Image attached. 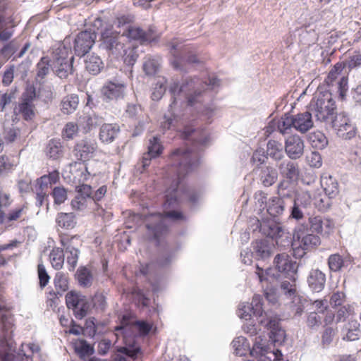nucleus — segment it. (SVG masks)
Listing matches in <instances>:
<instances>
[{
    "label": "nucleus",
    "instance_id": "a878e982",
    "mask_svg": "<svg viewBox=\"0 0 361 361\" xmlns=\"http://www.w3.org/2000/svg\"><path fill=\"white\" fill-rule=\"evenodd\" d=\"M307 284L310 288L315 293L321 292L326 283V275L318 269H312L307 276Z\"/></svg>",
    "mask_w": 361,
    "mask_h": 361
},
{
    "label": "nucleus",
    "instance_id": "39448f33",
    "mask_svg": "<svg viewBox=\"0 0 361 361\" xmlns=\"http://www.w3.org/2000/svg\"><path fill=\"white\" fill-rule=\"evenodd\" d=\"M255 274L260 283H274L277 287L278 291L288 298H293L296 296L295 276L293 279H286L274 269L269 268L264 270L258 264L256 265Z\"/></svg>",
    "mask_w": 361,
    "mask_h": 361
},
{
    "label": "nucleus",
    "instance_id": "7ed1b4c3",
    "mask_svg": "<svg viewBox=\"0 0 361 361\" xmlns=\"http://www.w3.org/2000/svg\"><path fill=\"white\" fill-rule=\"evenodd\" d=\"M251 225L253 232L259 230L262 235L274 239L276 244L282 246L289 245L291 243V236L279 221L278 219L266 218L259 221L257 219L252 220Z\"/></svg>",
    "mask_w": 361,
    "mask_h": 361
},
{
    "label": "nucleus",
    "instance_id": "a211bd4d",
    "mask_svg": "<svg viewBox=\"0 0 361 361\" xmlns=\"http://www.w3.org/2000/svg\"><path fill=\"white\" fill-rule=\"evenodd\" d=\"M275 250L273 240L269 239L257 240L252 243L251 255L257 260L265 261L271 257Z\"/></svg>",
    "mask_w": 361,
    "mask_h": 361
},
{
    "label": "nucleus",
    "instance_id": "de8ad7c7",
    "mask_svg": "<svg viewBox=\"0 0 361 361\" xmlns=\"http://www.w3.org/2000/svg\"><path fill=\"white\" fill-rule=\"evenodd\" d=\"M49 259L54 269L56 270L61 269L64 263L63 250L59 247L53 248L50 252Z\"/></svg>",
    "mask_w": 361,
    "mask_h": 361
},
{
    "label": "nucleus",
    "instance_id": "4d7b16f0",
    "mask_svg": "<svg viewBox=\"0 0 361 361\" xmlns=\"http://www.w3.org/2000/svg\"><path fill=\"white\" fill-rule=\"evenodd\" d=\"M293 203L300 207L307 209L311 203L310 194L306 191H302L295 194L293 198Z\"/></svg>",
    "mask_w": 361,
    "mask_h": 361
},
{
    "label": "nucleus",
    "instance_id": "423d86ee",
    "mask_svg": "<svg viewBox=\"0 0 361 361\" xmlns=\"http://www.w3.org/2000/svg\"><path fill=\"white\" fill-rule=\"evenodd\" d=\"M126 42L124 35L114 30L111 25H109L101 31L99 49L109 57L118 59L125 51Z\"/></svg>",
    "mask_w": 361,
    "mask_h": 361
},
{
    "label": "nucleus",
    "instance_id": "c85d7f7f",
    "mask_svg": "<svg viewBox=\"0 0 361 361\" xmlns=\"http://www.w3.org/2000/svg\"><path fill=\"white\" fill-rule=\"evenodd\" d=\"M78 238L72 237L71 238H63L61 240V243L63 246L66 252L68 253L69 255L67 257V262L73 269L77 264L79 250L75 247L74 241L77 240Z\"/></svg>",
    "mask_w": 361,
    "mask_h": 361
},
{
    "label": "nucleus",
    "instance_id": "bf43d9fd",
    "mask_svg": "<svg viewBox=\"0 0 361 361\" xmlns=\"http://www.w3.org/2000/svg\"><path fill=\"white\" fill-rule=\"evenodd\" d=\"M348 160L356 169L361 170V147L353 148L349 152Z\"/></svg>",
    "mask_w": 361,
    "mask_h": 361
},
{
    "label": "nucleus",
    "instance_id": "9d476101",
    "mask_svg": "<svg viewBox=\"0 0 361 361\" xmlns=\"http://www.w3.org/2000/svg\"><path fill=\"white\" fill-rule=\"evenodd\" d=\"M169 45L171 47L170 53L174 58L172 61L174 68L181 69V66L184 61L190 63L199 62L196 56L188 55L190 54V48L180 40L174 39L169 43Z\"/></svg>",
    "mask_w": 361,
    "mask_h": 361
},
{
    "label": "nucleus",
    "instance_id": "69168bd1",
    "mask_svg": "<svg viewBox=\"0 0 361 361\" xmlns=\"http://www.w3.org/2000/svg\"><path fill=\"white\" fill-rule=\"evenodd\" d=\"M178 123V118L171 112L168 115H164L163 121L161 122V128L163 130H169L174 127Z\"/></svg>",
    "mask_w": 361,
    "mask_h": 361
},
{
    "label": "nucleus",
    "instance_id": "20e7f679",
    "mask_svg": "<svg viewBox=\"0 0 361 361\" xmlns=\"http://www.w3.org/2000/svg\"><path fill=\"white\" fill-rule=\"evenodd\" d=\"M166 217L175 221L183 220L184 216L178 211H169L165 213L164 216L160 213H153L149 215H145V222L147 228V235L150 239L156 241L159 245L163 237L168 232V228L166 224Z\"/></svg>",
    "mask_w": 361,
    "mask_h": 361
},
{
    "label": "nucleus",
    "instance_id": "ea45409f",
    "mask_svg": "<svg viewBox=\"0 0 361 361\" xmlns=\"http://www.w3.org/2000/svg\"><path fill=\"white\" fill-rule=\"evenodd\" d=\"M161 58L159 56H147L143 63V70L148 75H155L160 67Z\"/></svg>",
    "mask_w": 361,
    "mask_h": 361
},
{
    "label": "nucleus",
    "instance_id": "c03bdc74",
    "mask_svg": "<svg viewBox=\"0 0 361 361\" xmlns=\"http://www.w3.org/2000/svg\"><path fill=\"white\" fill-rule=\"evenodd\" d=\"M234 353L238 356H244L250 353V345L243 336H238L232 341Z\"/></svg>",
    "mask_w": 361,
    "mask_h": 361
},
{
    "label": "nucleus",
    "instance_id": "aec40b11",
    "mask_svg": "<svg viewBox=\"0 0 361 361\" xmlns=\"http://www.w3.org/2000/svg\"><path fill=\"white\" fill-rule=\"evenodd\" d=\"M97 147L95 140L86 138L79 141L74 146L73 153L78 160L85 162L93 157Z\"/></svg>",
    "mask_w": 361,
    "mask_h": 361
},
{
    "label": "nucleus",
    "instance_id": "8fccbe9b",
    "mask_svg": "<svg viewBox=\"0 0 361 361\" xmlns=\"http://www.w3.org/2000/svg\"><path fill=\"white\" fill-rule=\"evenodd\" d=\"M344 66L348 71L353 69H357L361 67V54L360 52L354 51L350 54L344 61Z\"/></svg>",
    "mask_w": 361,
    "mask_h": 361
},
{
    "label": "nucleus",
    "instance_id": "f704fd0d",
    "mask_svg": "<svg viewBox=\"0 0 361 361\" xmlns=\"http://www.w3.org/2000/svg\"><path fill=\"white\" fill-rule=\"evenodd\" d=\"M86 70L92 75H97L104 68V63L97 55L91 54L85 61Z\"/></svg>",
    "mask_w": 361,
    "mask_h": 361
},
{
    "label": "nucleus",
    "instance_id": "a18cd8bd",
    "mask_svg": "<svg viewBox=\"0 0 361 361\" xmlns=\"http://www.w3.org/2000/svg\"><path fill=\"white\" fill-rule=\"evenodd\" d=\"M56 294L60 296L68 289V277L63 272H57L54 279Z\"/></svg>",
    "mask_w": 361,
    "mask_h": 361
},
{
    "label": "nucleus",
    "instance_id": "79ce46f5",
    "mask_svg": "<svg viewBox=\"0 0 361 361\" xmlns=\"http://www.w3.org/2000/svg\"><path fill=\"white\" fill-rule=\"evenodd\" d=\"M269 352V348L267 345L266 339H263L261 336L256 337L253 347L250 350V354L252 357H259L262 358Z\"/></svg>",
    "mask_w": 361,
    "mask_h": 361
},
{
    "label": "nucleus",
    "instance_id": "3c124183",
    "mask_svg": "<svg viewBox=\"0 0 361 361\" xmlns=\"http://www.w3.org/2000/svg\"><path fill=\"white\" fill-rule=\"evenodd\" d=\"M75 351L81 357H85L90 356L94 353L93 347L90 345L85 340H80L75 343Z\"/></svg>",
    "mask_w": 361,
    "mask_h": 361
},
{
    "label": "nucleus",
    "instance_id": "774afa93",
    "mask_svg": "<svg viewBox=\"0 0 361 361\" xmlns=\"http://www.w3.org/2000/svg\"><path fill=\"white\" fill-rule=\"evenodd\" d=\"M78 128H80L78 124H75L72 122L68 123L63 130V137L66 139H73L77 133Z\"/></svg>",
    "mask_w": 361,
    "mask_h": 361
},
{
    "label": "nucleus",
    "instance_id": "b1692460",
    "mask_svg": "<svg viewBox=\"0 0 361 361\" xmlns=\"http://www.w3.org/2000/svg\"><path fill=\"white\" fill-rule=\"evenodd\" d=\"M255 170L260 183L264 187L271 186L278 179V172L276 169L272 166H258Z\"/></svg>",
    "mask_w": 361,
    "mask_h": 361
},
{
    "label": "nucleus",
    "instance_id": "4c0bfd02",
    "mask_svg": "<svg viewBox=\"0 0 361 361\" xmlns=\"http://www.w3.org/2000/svg\"><path fill=\"white\" fill-rule=\"evenodd\" d=\"M78 104L79 98L77 94L67 95L61 101V111L66 114H72L77 109Z\"/></svg>",
    "mask_w": 361,
    "mask_h": 361
},
{
    "label": "nucleus",
    "instance_id": "cd10ccee",
    "mask_svg": "<svg viewBox=\"0 0 361 361\" xmlns=\"http://www.w3.org/2000/svg\"><path fill=\"white\" fill-rule=\"evenodd\" d=\"M343 339L350 341L358 340L361 332L360 331V323L355 319H349L341 330Z\"/></svg>",
    "mask_w": 361,
    "mask_h": 361
},
{
    "label": "nucleus",
    "instance_id": "393cba45",
    "mask_svg": "<svg viewBox=\"0 0 361 361\" xmlns=\"http://www.w3.org/2000/svg\"><path fill=\"white\" fill-rule=\"evenodd\" d=\"M125 85L120 82H108L102 89V94L106 101L123 98Z\"/></svg>",
    "mask_w": 361,
    "mask_h": 361
},
{
    "label": "nucleus",
    "instance_id": "dca6fc26",
    "mask_svg": "<svg viewBox=\"0 0 361 361\" xmlns=\"http://www.w3.org/2000/svg\"><path fill=\"white\" fill-rule=\"evenodd\" d=\"M259 324L270 331L269 337L274 343L281 345L285 341V331L281 327L276 316L266 315L259 320Z\"/></svg>",
    "mask_w": 361,
    "mask_h": 361
},
{
    "label": "nucleus",
    "instance_id": "2eb2a0df",
    "mask_svg": "<svg viewBox=\"0 0 361 361\" xmlns=\"http://www.w3.org/2000/svg\"><path fill=\"white\" fill-rule=\"evenodd\" d=\"M274 263L276 267L274 270L286 279H293L296 275L298 267L302 264L301 261L298 264L293 262L286 253L278 254Z\"/></svg>",
    "mask_w": 361,
    "mask_h": 361
},
{
    "label": "nucleus",
    "instance_id": "6e6552de",
    "mask_svg": "<svg viewBox=\"0 0 361 361\" xmlns=\"http://www.w3.org/2000/svg\"><path fill=\"white\" fill-rule=\"evenodd\" d=\"M51 71L61 79L67 78L73 73L74 56L71 49L63 44H59L51 53Z\"/></svg>",
    "mask_w": 361,
    "mask_h": 361
},
{
    "label": "nucleus",
    "instance_id": "bb28decb",
    "mask_svg": "<svg viewBox=\"0 0 361 361\" xmlns=\"http://www.w3.org/2000/svg\"><path fill=\"white\" fill-rule=\"evenodd\" d=\"M162 150L163 147L157 137H153L152 139H150L147 152L145 153L142 157V167L144 169L147 167L149 165L151 159L159 156Z\"/></svg>",
    "mask_w": 361,
    "mask_h": 361
},
{
    "label": "nucleus",
    "instance_id": "e433bc0d",
    "mask_svg": "<svg viewBox=\"0 0 361 361\" xmlns=\"http://www.w3.org/2000/svg\"><path fill=\"white\" fill-rule=\"evenodd\" d=\"M75 279L82 288L90 287L93 282V276L87 267H80L76 271Z\"/></svg>",
    "mask_w": 361,
    "mask_h": 361
},
{
    "label": "nucleus",
    "instance_id": "a19ab883",
    "mask_svg": "<svg viewBox=\"0 0 361 361\" xmlns=\"http://www.w3.org/2000/svg\"><path fill=\"white\" fill-rule=\"evenodd\" d=\"M56 222L57 225L63 228L66 229H72L75 227L76 224L75 216L73 213H59Z\"/></svg>",
    "mask_w": 361,
    "mask_h": 361
},
{
    "label": "nucleus",
    "instance_id": "c756f323",
    "mask_svg": "<svg viewBox=\"0 0 361 361\" xmlns=\"http://www.w3.org/2000/svg\"><path fill=\"white\" fill-rule=\"evenodd\" d=\"M119 132L120 127L118 125L104 123L100 128L99 137L103 143L109 144L115 140Z\"/></svg>",
    "mask_w": 361,
    "mask_h": 361
},
{
    "label": "nucleus",
    "instance_id": "412c9836",
    "mask_svg": "<svg viewBox=\"0 0 361 361\" xmlns=\"http://www.w3.org/2000/svg\"><path fill=\"white\" fill-rule=\"evenodd\" d=\"M305 226H307L309 231L317 233H329L334 226L333 222L322 216H312L308 218V222Z\"/></svg>",
    "mask_w": 361,
    "mask_h": 361
},
{
    "label": "nucleus",
    "instance_id": "49530a36",
    "mask_svg": "<svg viewBox=\"0 0 361 361\" xmlns=\"http://www.w3.org/2000/svg\"><path fill=\"white\" fill-rule=\"evenodd\" d=\"M308 139L312 147L314 149H323L328 145V140L326 137L320 131H316L311 133L309 135Z\"/></svg>",
    "mask_w": 361,
    "mask_h": 361
},
{
    "label": "nucleus",
    "instance_id": "2f4dec72",
    "mask_svg": "<svg viewBox=\"0 0 361 361\" xmlns=\"http://www.w3.org/2000/svg\"><path fill=\"white\" fill-rule=\"evenodd\" d=\"M104 121L102 117L95 114H88L80 118L78 121L79 127L87 133L101 125Z\"/></svg>",
    "mask_w": 361,
    "mask_h": 361
},
{
    "label": "nucleus",
    "instance_id": "0e129e2a",
    "mask_svg": "<svg viewBox=\"0 0 361 361\" xmlns=\"http://www.w3.org/2000/svg\"><path fill=\"white\" fill-rule=\"evenodd\" d=\"M54 203L61 204L67 199V191L63 187H55L51 192Z\"/></svg>",
    "mask_w": 361,
    "mask_h": 361
},
{
    "label": "nucleus",
    "instance_id": "72a5a7b5",
    "mask_svg": "<svg viewBox=\"0 0 361 361\" xmlns=\"http://www.w3.org/2000/svg\"><path fill=\"white\" fill-rule=\"evenodd\" d=\"M46 154L54 160L59 159L63 155V147L60 140L51 139L46 146Z\"/></svg>",
    "mask_w": 361,
    "mask_h": 361
},
{
    "label": "nucleus",
    "instance_id": "f8f14e48",
    "mask_svg": "<svg viewBox=\"0 0 361 361\" xmlns=\"http://www.w3.org/2000/svg\"><path fill=\"white\" fill-rule=\"evenodd\" d=\"M262 306V296L260 295H255L251 304L243 302L239 305L238 316L242 319L247 320L250 319L251 314L252 313L257 317V322H259L260 319L264 318L266 315H268V313L264 310Z\"/></svg>",
    "mask_w": 361,
    "mask_h": 361
},
{
    "label": "nucleus",
    "instance_id": "6e6d98bb",
    "mask_svg": "<svg viewBox=\"0 0 361 361\" xmlns=\"http://www.w3.org/2000/svg\"><path fill=\"white\" fill-rule=\"evenodd\" d=\"M328 265L331 271L336 272L344 267V261L338 254L331 255L328 259Z\"/></svg>",
    "mask_w": 361,
    "mask_h": 361
},
{
    "label": "nucleus",
    "instance_id": "338daca9",
    "mask_svg": "<svg viewBox=\"0 0 361 361\" xmlns=\"http://www.w3.org/2000/svg\"><path fill=\"white\" fill-rule=\"evenodd\" d=\"M345 301V295L343 292L337 291L334 293L329 300V304L332 307L343 306V304Z\"/></svg>",
    "mask_w": 361,
    "mask_h": 361
},
{
    "label": "nucleus",
    "instance_id": "864d4df0",
    "mask_svg": "<svg viewBox=\"0 0 361 361\" xmlns=\"http://www.w3.org/2000/svg\"><path fill=\"white\" fill-rule=\"evenodd\" d=\"M277 128L282 134L289 133L290 130L294 128L293 116L285 115L278 121Z\"/></svg>",
    "mask_w": 361,
    "mask_h": 361
},
{
    "label": "nucleus",
    "instance_id": "6ab92c4d",
    "mask_svg": "<svg viewBox=\"0 0 361 361\" xmlns=\"http://www.w3.org/2000/svg\"><path fill=\"white\" fill-rule=\"evenodd\" d=\"M293 238L301 243L303 247L308 250L316 248L321 243L319 236L310 233L307 226H305L304 224L295 228Z\"/></svg>",
    "mask_w": 361,
    "mask_h": 361
},
{
    "label": "nucleus",
    "instance_id": "4468645a",
    "mask_svg": "<svg viewBox=\"0 0 361 361\" xmlns=\"http://www.w3.org/2000/svg\"><path fill=\"white\" fill-rule=\"evenodd\" d=\"M124 37L139 41L141 44H147L157 42L159 36L154 27H149L147 30H143L140 27L128 25L126 30L123 32Z\"/></svg>",
    "mask_w": 361,
    "mask_h": 361
},
{
    "label": "nucleus",
    "instance_id": "37998d69",
    "mask_svg": "<svg viewBox=\"0 0 361 361\" xmlns=\"http://www.w3.org/2000/svg\"><path fill=\"white\" fill-rule=\"evenodd\" d=\"M267 154L276 161L281 160L284 157L282 145L275 140H269L267 143Z\"/></svg>",
    "mask_w": 361,
    "mask_h": 361
},
{
    "label": "nucleus",
    "instance_id": "e2e57ef3",
    "mask_svg": "<svg viewBox=\"0 0 361 361\" xmlns=\"http://www.w3.org/2000/svg\"><path fill=\"white\" fill-rule=\"evenodd\" d=\"M336 335V329L331 326L325 328L322 335L321 343L323 348L328 347L333 341Z\"/></svg>",
    "mask_w": 361,
    "mask_h": 361
},
{
    "label": "nucleus",
    "instance_id": "9b49d317",
    "mask_svg": "<svg viewBox=\"0 0 361 361\" xmlns=\"http://www.w3.org/2000/svg\"><path fill=\"white\" fill-rule=\"evenodd\" d=\"M336 131L337 135L343 140H350L357 133V128L345 112H341L331 124Z\"/></svg>",
    "mask_w": 361,
    "mask_h": 361
},
{
    "label": "nucleus",
    "instance_id": "13d9d810",
    "mask_svg": "<svg viewBox=\"0 0 361 361\" xmlns=\"http://www.w3.org/2000/svg\"><path fill=\"white\" fill-rule=\"evenodd\" d=\"M166 80L164 78H162L161 79H159L153 90V92L152 93V99L154 101H158L159 100L162 96L164 95L165 91H166V85H165Z\"/></svg>",
    "mask_w": 361,
    "mask_h": 361
},
{
    "label": "nucleus",
    "instance_id": "5fc2aeb1",
    "mask_svg": "<svg viewBox=\"0 0 361 361\" xmlns=\"http://www.w3.org/2000/svg\"><path fill=\"white\" fill-rule=\"evenodd\" d=\"M264 288V296L266 299L271 303H275L277 301L278 290L274 283H262Z\"/></svg>",
    "mask_w": 361,
    "mask_h": 361
},
{
    "label": "nucleus",
    "instance_id": "f257e3e1",
    "mask_svg": "<svg viewBox=\"0 0 361 361\" xmlns=\"http://www.w3.org/2000/svg\"><path fill=\"white\" fill-rule=\"evenodd\" d=\"M181 136L185 140H191L192 146L187 149H176L170 156L173 172L176 174L178 180L166 190L164 204L166 209L175 207L184 198H188L191 202H195L198 198L193 190L181 182L180 177L197 166L200 147L207 144L208 135L204 131L186 126L181 133Z\"/></svg>",
    "mask_w": 361,
    "mask_h": 361
},
{
    "label": "nucleus",
    "instance_id": "052dcab7",
    "mask_svg": "<svg viewBox=\"0 0 361 361\" xmlns=\"http://www.w3.org/2000/svg\"><path fill=\"white\" fill-rule=\"evenodd\" d=\"M331 199L326 194L319 195L314 198V204L320 211H326L331 205Z\"/></svg>",
    "mask_w": 361,
    "mask_h": 361
},
{
    "label": "nucleus",
    "instance_id": "7c9ffc66",
    "mask_svg": "<svg viewBox=\"0 0 361 361\" xmlns=\"http://www.w3.org/2000/svg\"><path fill=\"white\" fill-rule=\"evenodd\" d=\"M294 128L305 133L313 127V121L312 118V113L305 111L298 114L293 117Z\"/></svg>",
    "mask_w": 361,
    "mask_h": 361
},
{
    "label": "nucleus",
    "instance_id": "c9c22d12",
    "mask_svg": "<svg viewBox=\"0 0 361 361\" xmlns=\"http://www.w3.org/2000/svg\"><path fill=\"white\" fill-rule=\"evenodd\" d=\"M267 212L273 218H275L283 214L285 209L284 200L279 197H273L269 200L267 207Z\"/></svg>",
    "mask_w": 361,
    "mask_h": 361
},
{
    "label": "nucleus",
    "instance_id": "f3484780",
    "mask_svg": "<svg viewBox=\"0 0 361 361\" xmlns=\"http://www.w3.org/2000/svg\"><path fill=\"white\" fill-rule=\"evenodd\" d=\"M97 38L95 32L85 30L79 32L74 41L75 54L83 56L89 52Z\"/></svg>",
    "mask_w": 361,
    "mask_h": 361
},
{
    "label": "nucleus",
    "instance_id": "58836bf2",
    "mask_svg": "<svg viewBox=\"0 0 361 361\" xmlns=\"http://www.w3.org/2000/svg\"><path fill=\"white\" fill-rule=\"evenodd\" d=\"M51 70V56H43L36 66L37 78L44 79Z\"/></svg>",
    "mask_w": 361,
    "mask_h": 361
},
{
    "label": "nucleus",
    "instance_id": "ddd939ff",
    "mask_svg": "<svg viewBox=\"0 0 361 361\" xmlns=\"http://www.w3.org/2000/svg\"><path fill=\"white\" fill-rule=\"evenodd\" d=\"M36 97V90L33 86L28 87L22 94L17 109L25 121H31L35 116V106L33 102Z\"/></svg>",
    "mask_w": 361,
    "mask_h": 361
},
{
    "label": "nucleus",
    "instance_id": "680f3d73",
    "mask_svg": "<svg viewBox=\"0 0 361 361\" xmlns=\"http://www.w3.org/2000/svg\"><path fill=\"white\" fill-rule=\"evenodd\" d=\"M20 136V130L14 126H5L4 129V138L8 142H14Z\"/></svg>",
    "mask_w": 361,
    "mask_h": 361
},
{
    "label": "nucleus",
    "instance_id": "09e8293b",
    "mask_svg": "<svg viewBox=\"0 0 361 361\" xmlns=\"http://www.w3.org/2000/svg\"><path fill=\"white\" fill-rule=\"evenodd\" d=\"M121 57L123 59V61L127 66H133L138 58L137 48L131 47L126 44L125 51Z\"/></svg>",
    "mask_w": 361,
    "mask_h": 361
},
{
    "label": "nucleus",
    "instance_id": "473e14b6",
    "mask_svg": "<svg viewBox=\"0 0 361 361\" xmlns=\"http://www.w3.org/2000/svg\"><path fill=\"white\" fill-rule=\"evenodd\" d=\"M321 184L324 192L330 198L335 197L339 192L337 180L331 176H322Z\"/></svg>",
    "mask_w": 361,
    "mask_h": 361
},
{
    "label": "nucleus",
    "instance_id": "f03ea898",
    "mask_svg": "<svg viewBox=\"0 0 361 361\" xmlns=\"http://www.w3.org/2000/svg\"><path fill=\"white\" fill-rule=\"evenodd\" d=\"M217 85L219 80L214 77L209 78L208 82L196 77L188 78L181 85H179L178 81L173 80L169 86V92L173 98L170 108L172 109L173 105L175 104L176 97L183 94L189 106H195L198 111L209 118L212 115L214 108L208 103L211 98L208 90Z\"/></svg>",
    "mask_w": 361,
    "mask_h": 361
},
{
    "label": "nucleus",
    "instance_id": "0eeeda50",
    "mask_svg": "<svg viewBox=\"0 0 361 361\" xmlns=\"http://www.w3.org/2000/svg\"><path fill=\"white\" fill-rule=\"evenodd\" d=\"M309 109L318 121L331 124L336 114V106L332 95L329 92L319 94L315 99L313 98L310 103Z\"/></svg>",
    "mask_w": 361,
    "mask_h": 361
},
{
    "label": "nucleus",
    "instance_id": "603ef678",
    "mask_svg": "<svg viewBox=\"0 0 361 361\" xmlns=\"http://www.w3.org/2000/svg\"><path fill=\"white\" fill-rule=\"evenodd\" d=\"M16 88L11 89L6 92L0 91V111H4L6 106L9 105L16 98Z\"/></svg>",
    "mask_w": 361,
    "mask_h": 361
},
{
    "label": "nucleus",
    "instance_id": "4be33fe9",
    "mask_svg": "<svg viewBox=\"0 0 361 361\" xmlns=\"http://www.w3.org/2000/svg\"><path fill=\"white\" fill-rule=\"evenodd\" d=\"M285 150L290 159L301 157L304 152V142L298 135H292L286 140Z\"/></svg>",
    "mask_w": 361,
    "mask_h": 361
},
{
    "label": "nucleus",
    "instance_id": "5701e85b",
    "mask_svg": "<svg viewBox=\"0 0 361 361\" xmlns=\"http://www.w3.org/2000/svg\"><path fill=\"white\" fill-rule=\"evenodd\" d=\"M280 174L290 181H295L300 176V169L298 163L290 160L283 159L277 165Z\"/></svg>",
    "mask_w": 361,
    "mask_h": 361
},
{
    "label": "nucleus",
    "instance_id": "1a4fd4ad",
    "mask_svg": "<svg viewBox=\"0 0 361 361\" xmlns=\"http://www.w3.org/2000/svg\"><path fill=\"white\" fill-rule=\"evenodd\" d=\"M66 304L76 319H82L88 313L90 304L87 297L80 291L71 290L66 295Z\"/></svg>",
    "mask_w": 361,
    "mask_h": 361
}]
</instances>
